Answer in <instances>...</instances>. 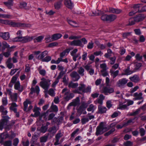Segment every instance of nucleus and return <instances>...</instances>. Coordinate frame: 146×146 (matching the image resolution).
I'll return each instance as SVG.
<instances>
[{"label": "nucleus", "instance_id": "nucleus-42", "mask_svg": "<svg viewBox=\"0 0 146 146\" xmlns=\"http://www.w3.org/2000/svg\"><path fill=\"white\" fill-rule=\"evenodd\" d=\"M48 52L47 51H44L38 56V58L40 59H42L45 56L47 55Z\"/></svg>", "mask_w": 146, "mask_h": 146}, {"label": "nucleus", "instance_id": "nucleus-14", "mask_svg": "<svg viewBox=\"0 0 146 146\" xmlns=\"http://www.w3.org/2000/svg\"><path fill=\"white\" fill-rule=\"evenodd\" d=\"M142 20L140 19V16L137 17L134 19L131 18L129 20V24L128 25H132L135 24V21L139 22Z\"/></svg>", "mask_w": 146, "mask_h": 146}, {"label": "nucleus", "instance_id": "nucleus-10", "mask_svg": "<svg viewBox=\"0 0 146 146\" xmlns=\"http://www.w3.org/2000/svg\"><path fill=\"white\" fill-rule=\"evenodd\" d=\"M80 104V100L79 97H77L75 99L73 100L72 102L70 103L68 105V107L72 106H76L79 105Z\"/></svg>", "mask_w": 146, "mask_h": 146}, {"label": "nucleus", "instance_id": "nucleus-21", "mask_svg": "<svg viewBox=\"0 0 146 146\" xmlns=\"http://www.w3.org/2000/svg\"><path fill=\"white\" fill-rule=\"evenodd\" d=\"M64 4L67 7L70 9H72L74 6L73 3L71 0H65Z\"/></svg>", "mask_w": 146, "mask_h": 146}, {"label": "nucleus", "instance_id": "nucleus-36", "mask_svg": "<svg viewBox=\"0 0 146 146\" xmlns=\"http://www.w3.org/2000/svg\"><path fill=\"white\" fill-rule=\"evenodd\" d=\"M44 36H43L41 35L38 36L34 39V42H41L42 40L43 39Z\"/></svg>", "mask_w": 146, "mask_h": 146}, {"label": "nucleus", "instance_id": "nucleus-39", "mask_svg": "<svg viewBox=\"0 0 146 146\" xmlns=\"http://www.w3.org/2000/svg\"><path fill=\"white\" fill-rule=\"evenodd\" d=\"M62 6V3L60 1L57 2L54 4V7L56 9H59Z\"/></svg>", "mask_w": 146, "mask_h": 146}, {"label": "nucleus", "instance_id": "nucleus-17", "mask_svg": "<svg viewBox=\"0 0 146 146\" xmlns=\"http://www.w3.org/2000/svg\"><path fill=\"white\" fill-rule=\"evenodd\" d=\"M41 111V109L40 108L37 107L35 106L34 108L33 111L35 112V113L33 115V116L36 117L39 116L40 114V111Z\"/></svg>", "mask_w": 146, "mask_h": 146}, {"label": "nucleus", "instance_id": "nucleus-9", "mask_svg": "<svg viewBox=\"0 0 146 146\" xmlns=\"http://www.w3.org/2000/svg\"><path fill=\"white\" fill-rule=\"evenodd\" d=\"M69 45L72 46H79L81 47H83L84 46L81 41L79 39L73 40L69 43Z\"/></svg>", "mask_w": 146, "mask_h": 146}, {"label": "nucleus", "instance_id": "nucleus-33", "mask_svg": "<svg viewBox=\"0 0 146 146\" xmlns=\"http://www.w3.org/2000/svg\"><path fill=\"white\" fill-rule=\"evenodd\" d=\"M96 107L94 106L93 104H91L87 108V110L88 111H92V112L93 113L96 109Z\"/></svg>", "mask_w": 146, "mask_h": 146}, {"label": "nucleus", "instance_id": "nucleus-38", "mask_svg": "<svg viewBox=\"0 0 146 146\" xmlns=\"http://www.w3.org/2000/svg\"><path fill=\"white\" fill-rule=\"evenodd\" d=\"M67 21L68 23L72 26L74 27H77L78 26L76 25H77V23L75 21H73L71 20L67 19Z\"/></svg>", "mask_w": 146, "mask_h": 146}, {"label": "nucleus", "instance_id": "nucleus-60", "mask_svg": "<svg viewBox=\"0 0 146 146\" xmlns=\"http://www.w3.org/2000/svg\"><path fill=\"white\" fill-rule=\"evenodd\" d=\"M94 47V43L93 42L91 41L88 43L87 48L88 49H91L93 48Z\"/></svg>", "mask_w": 146, "mask_h": 146}, {"label": "nucleus", "instance_id": "nucleus-7", "mask_svg": "<svg viewBox=\"0 0 146 146\" xmlns=\"http://www.w3.org/2000/svg\"><path fill=\"white\" fill-rule=\"evenodd\" d=\"M117 18L116 15L114 14H111L109 15L105 14L102 16L101 19L103 21L112 22L116 19Z\"/></svg>", "mask_w": 146, "mask_h": 146}, {"label": "nucleus", "instance_id": "nucleus-18", "mask_svg": "<svg viewBox=\"0 0 146 146\" xmlns=\"http://www.w3.org/2000/svg\"><path fill=\"white\" fill-rule=\"evenodd\" d=\"M62 134L60 131H59L58 133L56 135V141L54 143V145H57L60 144L59 143V139L61 137H62Z\"/></svg>", "mask_w": 146, "mask_h": 146}, {"label": "nucleus", "instance_id": "nucleus-44", "mask_svg": "<svg viewBox=\"0 0 146 146\" xmlns=\"http://www.w3.org/2000/svg\"><path fill=\"white\" fill-rule=\"evenodd\" d=\"M4 4L8 7H10L13 5V0H8L7 2H4Z\"/></svg>", "mask_w": 146, "mask_h": 146}, {"label": "nucleus", "instance_id": "nucleus-3", "mask_svg": "<svg viewBox=\"0 0 146 146\" xmlns=\"http://www.w3.org/2000/svg\"><path fill=\"white\" fill-rule=\"evenodd\" d=\"M62 93L64 94V98L66 101H68L74 97V94L70 92V90L65 88L62 91Z\"/></svg>", "mask_w": 146, "mask_h": 146}, {"label": "nucleus", "instance_id": "nucleus-46", "mask_svg": "<svg viewBox=\"0 0 146 146\" xmlns=\"http://www.w3.org/2000/svg\"><path fill=\"white\" fill-rule=\"evenodd\" d=\"M84 69L82 67H80L78 71V72L79 74L82 76H84Z\"/></svg>", "mask_w": 146, "mask_h": 146}, {"label": "nucleus", "instance_id": "nucleus-12", "mask_svg": "<svg viewBox=\"0 0 146 146\" xmlns=\"http://www.w3.org/2000/svg\"><path fill=\"white\" fill-rule=\"evenodd\" d=\"M85 87V84H80L79 86L77 89L74 90V92L78 94H81V92H83V90H84Z\"/></svg>", "mask_w": 146, "mask_h": 146}, {"label": "nucleus", "instance_id": "nucleus-43", "mask_svg": "<svg viewBox=\"0 0 146 146\" xmlns=\"http://www.w3.org/2000/svg\"><path fill=\"white\" fill-rule=\"evenodd\" d=\"M12 101H16L17 100V93H15L11 96Z\"/></svg>", "mask_w": 146, "mask_h": 146}, {"label": "nucleus", "instance_id": "nucleus-4", "mask_svg": "<svg viewBox=\"0 0 146 146\" xmlns=\"http://www.w3.org/2000/svg\"><path fill=\"white\" fill-rule=\"evenodd\" d=\"M33 39V36H26L24 37L18 36L14 38L13 41L14 42H21L23 43H26L31 41Z\"/></svg>", "mask_w": 146, "mask_h": 146}, {"label": "nucleus", "instance_id": "nucleus-62", "mask_svg": "<svg viewBox=\"0 0 146 146\" xmlns=\"http://www.w3.org/2000/svg\"><path fill=\"white\" fill-rule=\"evenodd\" d=\"M94 103L96 104L98 103L100 104V105H102L103 103V100L98 98L96 100L94 101Z\"/></svg>", "mask_w": 146, "mask_h": 146}, {"label": "nucleus", "instance_id": "nucleus-19", "mask_svg": "<svg viewBox=\"0 0 146 146\" xmlns=\"http://www.w3.org/2000/svg\"><path fill=\"white\" fill-rule=\"evenodd\" d=\"M130 80L135 83H137L140 80V78L139 76L135 74L129 78Z\"/></svg>", "mask_w": 146, "mask_h": 146}, {"label": "nucleus", "instance_id": "nucleus-24", "mask_svg": "<svg viewBox=\"0 0 146 146\" xmlns=\"http://www.w3.org/2000/svg\"><path fill=\"white\" fill-rule=\"evenodd\" d=\"M9 136L8 134L6 133H3L1 134L0 135V143H3L4 139L8 138Z\"/></svg>", "mask_w": 146, "mask_h": 146}, {"label": "nucleus", "instance_id": "nucleus-53", "mask_svg": "<svg viewBox=\"0 0 146 146\" xmlns=\"http://www.w3.org/2000/svg\"><path fill=\"white\" fill-rule=\"evenodd\" d=\"M91 87L90 86H88L86 88H84L83 93H90L91 91Z\"/></svg>", "mask_w": 146, "mask_h": 146}, {"label": "nucleus", "instance_id": "nucleus-6", "mask_svg": "<svg viewBox=\"0 0 146 146\" xmlns=\"http://www.w3.org/2000/svg\"><path fill=\"white\" fill-rule=\"evenodd\" d=\"M108 128L104 125V123L101 122L100 125L96 128V135L98 136L99 135L102 134L108 130Z\"/></svg>", "mask_w": 146, "mask_h": 146}, {"label": "nucleus", "instance_id": "nucleus-23", "mask_svg": "<svg viewBox=\"0 0 146 146\" xmlns=\"http://www.w3.org/2000/svg\"><path fill=\"white\" fill-rule=\"evenodd\" d=\"M31 92L29 94H32L33 93L36 92L37 94H38L40 91V89L38 86H36L35 89L33 87H32L31 88Z\"/></svg>", "mask_w": 146, "mask_h": 146}, {"label": "nucleus", "instance_id": "nucleus-31", "mask_svg": "<svg viewBox=\"0 0 146 146\" xmlns=\"http://www.w3.org/2000/svg\"><path fill=\"white\" fill-rule=\"evenodd\" d=\"M136 117H134L133 118L130 119L127 121L126 122H124L125 126H126L128 125L133 123L134 122V120Z\"/></svg>", "mask_w": 146, "mask_h": 146}, {"label": "nucleus", "instance_id": "nucleus-45", "mask_svg": "<svg viewBox=\"0 0 146 146\" xmlns=\"http://www.w3.org/2000/svg\"><path fill=\"white\" fill-rule=\"evenodd\" d=\"M2 104L4 106H6L8 104L7 98V97H3L2 99Z\"/></svg>", "mask_w": 146, "mask_h": 146}, {"label": "nucleus", "instance_id": "nucleus-58", "mask_svg": "<svg viewBox=\"0 0 146 146\" xmlns=\"http://www.w3.org/2000/svg\"><path fill=\"white\" fill-rule=\"evenodd\" d=\"M29 101L27 100L26 101H25L24 103H23V104H24V110L25 111H26L27 107H28V104L29 103Z\"/></svg>", "mask_w": 146, "mask_h": 146}, {"label": "nucleus", "instance_id": "nucleus-30", "mask_svg": "<svg viewBox=\"0 0 146 146\" xmlns=\"http://www.w3.org/2000/svg\"><path fill=\"white\" fill-rule=\"evenodd\" d=\"M18 106V105L15 103H12L11 104L10 107V109L14 112H16L17 111L16 107Z\"/></svg>", "mask_w": 146, "mask_h": 146}, {"label": "nucleus", "instance_id": "nucleus-25", "mask_svg": "<svg viewBox=\"0 0 146 146\" xmlns=\"http://www.w3.org/2000/svg\"><path fill=\"white\" fill-rule=\"evenodd\" d=\"M63 75V73H62V72H61L58 76L57 78L56 79L55 81L53 83L52 85V86L54 87L56 85L58 84L59 81V79Z\"/></svg>", "mask_w": 146, "mask_h": 146}, {"label": "nucleus", "instance_id": "nucleus-11", "mask_svg": "<svg viewBox=\"0 0 146 146\" xmlns=\"http://www.w3.org/2000/svg\"><path fill=\"white\" fill-rule=\"evenodd\" d=\"M141 4H137L134 5V8L136 9L137 11L139 12L146 11V5L142 7Z\"/></svg>", "mask_w": 146, "mask_h": 146}, {"label": "nucleus", "instance_id": "nucleus-63", "mask_svg": "<svg viewBox=\"0 0 146 146\" xmlns=\"http://www.w3.org/2000/svg\"><path fill=\"white\" fill-rule=\"evenodd\" d=\"M51 60V57L50 56H47L43 59V61L48 62Z\"/></svg>", "mask_w": 146, "mask_h": 146}, {"label": "nucleus", "instance_id": "nucleus-27", "mask_svg": "<svg viewBox=\"0 0 146 146\" xmlns=\"http://www.w3.org/2000/svg\"><path fill=\"white\" fill-rule=\"evenodd\" d=\"M98 112L100 113H103L106 112L107 109L105 107L100 105L98 107Z\"/></svg>", "mask_w": 146, "mask_h": 146}, {"label": "nucleus", "instance_id": "nucleus-49", "mask_svg": "<svg viewBox=\"0 0 146 146\" xmlns=\"http://www.w3.org/2000/svg\"><path fill=\"white\" fill-rule=\"evenodd\" d=\"M11 50L9 49L7 50V51L5 52H4L3 53V56H4L6 58H8L11 55Z\"/></svg>", "mask_w": 146, "mask_h": 146}, {"label": "nucleus", "instance_id": "nucleus-29", "mask_svg": "<svg viewBox=\"0 0 146 146\" xmlns=\"http://www.w3.org/2000/svg\"><path fill=\"white\" fill-rule=\"evenodd\" d=\"M78 86V84L77 83H74L72 81L70 82L68 84V87L69 88H76Z\"/></svg>", "mask_w": 146, "mask_h": 146}, {"label": "nucleus", "instance_id": "nucleus-50", "mask_svg": "<svg viewBox=\"0 0 146 146\" xmlns=\"http://www.w3.org/2000/svg\"><path fill=\"white\" fill-rule=\"evenodd\" d=\"M0 23L3 24L9 25L10 24V21L3 20L0 19Z\"/></svg>", "mask_w": 146, "mask_h": 146}, {"label": "nucleus", "instance_id": "nucleus-15", "mask_svg": "<svg viewBox=\"0 0 146 146\" xmlns=\"http://www.w3.org/2000/svg\"><path fill=\"white\" fill-rule=\"evenodd\" d=\"M114 92V90L112 88H108L106 87H104L102 89V92L105 95H107L108 93L110 94Z\"/></svg>", "mask_w": 146, "mask_h": 146}, {"label": "nucleus", "instance_id": "nucleus-47", "mask_svg": "<svg viewBox=\"0 0 146 146\" xmlns=\"http://www.w3.org/2000/svg\"><path fill=\"white\" fill-rule=\"evenodd\" d=\"M0 17L4 19L8 18L11 19L12 16L9 14H0Z\"/></svg>", "mask_w": 146, "mask_h": 146}, {"label": "nucleus", "instance_id": "nucleus-55", "mask_svg": "<svg viewBox=\"0 0 146 146\" xmlns=\"http://www.w3.org/2000/svg\"><path fill=\"white\" fill-rule=\"evenodd\" d=\"M3 46L2 48L3 50H5L6 48H8L9 47V45L7 44L5 41L3 42L2 43Z\"/></svg>", "mask_w": 146, "mask_h": 146}, {"label": "nucleus", "instance_id": "nucleus-2", "mask_svg": "<svg viewBox=\"0 0 146 146\" xmlns=\"http://www.w3.org/2000/svg\"><path fill=\"white\" fill-rule=\"evenodd\" d=\"M20 73V71L18 72L13 77L10 82L9 84V86L10 88H12L13 85V84H14V88L15 89L18 90L20 92H21L23 90V87L21 85L19 81H17Z\"/></svg>", "mask_w": 146, "mask_h": 146}, {"label": "nucleus", "instance_id": "nucleus-28", "mask_svg": "<svg viewBox=\"0 0 146 146\" xmlns=\"http://www.w3.org/2000/svg\"><path fill=\"white\" fill-rule=\"evenodd\" d=\"M133 96L135 97V98H134V100H140L143 99V97L142 96V94L141 93H138L137 92H136L134 93L133 95Z\"/></svg>", "mask_w": 146, "mask_h": 146}, {"label": "nucleus", "instance_id": "nucleus-48", "mask_svg": "<svg viewBox=\"0 0 146 146\" xmlns=\"http://www.w3.org/2000/svg\"><path fill=\"white\" fill-rule=\"evenodd\" d=\"M48 129L47 125L42 126L40 129V131L43 133H45Z\"/></svg>", "mask_w": 146, "mask_h": 146}, {"label": "nucleus", "instance_id": "nucleus-22", "mask_svg": "<svg viewBox=\"0 0 146 146\" xmlns=\"http://www.w3.org/2000/svg\"><path fill=\"white\" fill-rule=\"evenodd\" d=\"M0 36L5 40H7L9 38V34L8 32L3 33L0 32Z\"/></svg>", "mask_w": 146, "mask_h": 146}, {"label": "nucleus", "instance_id": "nucleus-16", "mask_svg": "<svg viewBox=\"0 0 146 146\" xmlns=\"http://www.w3.org/2000/svg\"><path fill=\"white\" fill-rule=\"evenodd\" d=\"M58 129V128L55 126H53L50 127L48 129V131L49 134L53 136L56 133Z\"/></svg>", "mask_w": 146, "mask_h": 146}, {"label": "nucleus", "instance_id": "nucleus-5", "mask_svg": "<svg viewBox=\"0 0 146 146\" xmlns=\"http://www.w3.org/2000/svg\"><path fill=\"white\" fill-rule=\"evenodd\" d=\"M41 80L40 83V86L45 90L47 91L50 85V80L43 78L41 79Z\"/></svg>", "mask_w": 146, "mask_h": 146}, {"label": "nucleus", "instance_id": "nucleus-52", "mask_svg": "<svg viewBox=\"0 0 146 146\" xmlns=\"http://www.w3.org/2000/svg\"><path fill=\"white\" fill-rule=\"evenodd\" d=\"M100 15L99 11L98 10H97L96 11H93L92 14L89 13V15L90 16H98Z\"/></svg>", "mask_w": 146, "mask_h": 146}, {"label": "nucleus", "instance_id": "nucleus-26", "mask_svg": "<svg viewBox=\"0 0 146 146\" xmlns=\"http://www.w3.org/2000/svg\"><path fill=\"white\" fill-rule=\"evenodd\" d=\"M121 11V10L119 9H114L111 7L109 8V12L110 13L118 14L120 13Z\"/></svg>", "mask_w": 146, "mask_h": 146}, {"label": "nucleus", "instance_id": "nucleus-56", "mask_svg": "<svg viewBox=\"0 0 146 146\" xmlns=\"http://www.w3.org/2000/svg\"><path fill=\"white\" fill-rule=\"evenodd\" d=\"M48 94L52 96H54L55 95L54 90L52 88L50 89L48 91Z\"/></svg>", "mask_w": 146, "mask_h": 146}, {"label": "nucleus", "instance_id": "nucleus-40", "mask_svg": "<svg viewBox=\"0 0 146 146\" xmlns=\"http://www.w3.org/2000/svg\"><path fill=\"white\" fill-rule=\"evenodd\" d=\"M45 40L46 43H48L54 41L52 36V37H51L50 35H47L45 38Z\"/></svg>", "mask_w": 146, "mask_h": 146}, {"label": "nucleus", "instance_id": "nucleus-57", "mask_svg": "<svg viewBox=\"0 0 146 146\" xmlns=\"http://www.w3.org/2000/svg\"><path fill=\"white\" fill-rule=\"evenodd\" d=\"M57 67L58 69L59 70L61 71V72L59 74L62 72V73H63V75L65 73V72H63V71L64 69V67L60 65H58Z\"/></svg>", "mask_w": 146, "mask_h": 146}, {"label": "nucleus", "instance_id": "nucleus-37", "mask_svg": "<svg viewBox=\"0 0 146 146\" xmlns=\"http://www.w3.org/2000/svg\"><path fill=\"white\" fill-rule=\"evenodd\" d=\"M1 144L3 145L4 146H11L12 141L11 140H8L3 143H0Z\"/></svg>", "mask_w": 146, "mask_h": 146}, {"label": "nucleus", "instance_id": "nucleus-20", "mask_svg": "<svg viewBox=\"0 0 146 146\" xmlns=\"http://www.w3.org/2000/svg\"><path fill=\"white\" fill-rule=\"evenodd\" d=\"M128 80L125 78L119 80L117 82L118 86L121 87L127 83Z\"/></svg>", "mask_w": 146, "mask_h": 146}, {"label": "nucleus", "instance_id": "nucleus-32", "mask_svg": "<svg viewBox=\"0 0 146 146\" xmlns=\"http://www.w3.org/2000/svg\"><path fill=\"white\" fill-rule=\"evenodd\" d=\"M88 104L84 101L82 102L81 104L80 107V109L83 110L85 109L88 106Z\"/></svg>", "mask_w": 146, "mask_h": 146}, {"label": "nucleus", "instance_id": "nucleus-64", "mask_svg": "<svg viewBox=\"0 0 146 146\" xmlns=\"http://www.w3.org/2000/svg\"><path fill=\"white\" fill-rule=\"evenodd\" d=\"M124 145L125 146H131L133 145V143L130 141H127L124 143Z\"/></svg>", "mask_w": 146, "mask_h": 146}, {"label": "nucleus", "instance_id": "nucleus-54", "mask_svg": "<svg viewBox=\"0 0 146 146\" xmlns=\"http://www.w3.org/2000/svg\"><path fill=\"white\" fill-rule=\"evenodd\" d=\"M97 45L98 47L100 48L101 49H105L106 46V44H100L98 42V43H97Z\"/></svg>", "mask_w": 146, "mask_h": 146}, {"label": "nucleus", "instance_id": "nucleus-8", "mask_svg": "<svg viewBox=\"0 0 146 146\" xmlns=\"http://www.w3.org/2000/svg\"><path fill=\"white\" fill-rule=\"evenodd\" d=\"M13 27H31V25L29 24L26 23H16L10 21V24L9 25Z\"/></svg>", "mask_w": 146, "mask_h": 146}, {"label": "nucleus", "instance_id": "nucleus-41", "mask_svg": "<svg viewBox=\"0 0 146 146\" xmlns=\"http://www.w3.org/2000/svg\"><path fill=\"white\" fill-rule=\"evenodd\" d=\"M125 75H128L132 74L133 72L130 69L129 67H128L127 69L124 70Z\"/></svg>", "mask_w": 146, "mask_h": 146}, {"label": "nucleus", "instance_id": "nucleus-51", "mask_svg": "<svg viewBox=\"0 0 146 146\" xmlns=\"http://www.w3.org/2000/svg\"><path fill=\"white\" fill-rule=\"evenodd\" d=\"M127 106L126 104L121 105L120 104L117 108L121 110H123L125 109H128Z\"/></svg>", "mask_w": 146, "mask_h": 146}, {"label": "nucleus", "instance_id": "nucleus-61", "mask_svg": "<svg viewBox=\"0 0 146 146\" xmlns=\"http://www.w3.org/2000/svg\"><path fill=\"white\" fill-rule=\"evenodd\" d=\"M81 38V36H74L73 35H71L69 37V40H75L76 39H78L80 38Z\"/></svg>", "mask_w": 146, "mask_h": 146}, {"label": "nucleus", "instance_id": "nucleus-35", "mask_svg": "<svg viewBox=\"0 0 146 146\" xmlns=\"http://www.w3.org/2000/svg\"><path fill=\"white\" fill-rule=\"evenodd\" d=\"M52 36L54 40L60 38L62 36V35L60 33H57L53 35Z\"/></svg>", "mask_w": 146, "mask_h": 146}, {"label": "nucleus", "instance_id": "nucleus-59", "mask_svg": "<svg viewBox=\"0 0 146 146\" xmlns=\"http://www.w3.org/2000/svg\"><path fill=\"white\" fill-rule=\"evenodd\" d=\"M48 137L46 136L42 137L40 138V142L41 143L46 142L47 139Z\"/></svg>", "mask_w": 146, "mask_h": 146}, {"label": "nucleus", "instance_id": "nucleus-13", "mask_svg": "<svg viewBox=\"0 0 146 146\" xmlns=\"http://www.w3.org/2000/svg\"><path fill=\"white\" fill-rule=\"evenodd\" d=\"M70 76L73 78V81L75 82L77 81L80 78L79 74L75 71L72 72L70 74Z\"/></svg>", "mask_w": 146, "mask_h": 146}, {"label": "nucleus", "instance_id": "nucleus-34", "mask_svg": "<svg viewBox=\"0 0 146 146\" xmlns=\"http://www.w3.org/2000/svg\"><path fill=\"white\" fill-rule=\"evenodd\" d=\"M119 71L118 70L114 71V70H110V73L111 74V75L113 77V78L115 77L118 74Z\"/></svg>", "mask_w": 146, "mask_h": 146}, {"label": "nucleus", "instance_id": "nucleus-1", "mask_svg": "<svg viewBox=\"0 0 146 146\" xmlns=\"http://www.w3.org/2000/svg\"><path fill=\"white\" fill-rule=\"evenodd\" d=\"M4 106L1 105L0 106V112L3 115L2 118L0 120V129L2 130L3 128L9 129L15 123L14 120H12L10 122H9V120L10 117L7 115H6L8 113L6 108Z\"/></svg>", "mask_w": 146, "mask_h": 146}]
</instances>
